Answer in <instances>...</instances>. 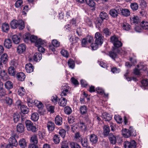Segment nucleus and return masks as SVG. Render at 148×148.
Returning a JSON list of instances; mask_svg holds the SVG:
<instances>
[{
  "instance_id": "nucleus-1",
  "label": "nucleus",
  "mask_w": 148,
  "mask_h": 148,
  "mask_svg": "<svg viewBox=\"0 0 148 148\" xmlns=\"http://www.w3.org/2000/svg\"><path fill=\"white\" fill-rule=\"evenodd\" d=\"M10 25L11 28L14 29L18 28L20 30H22L25 27L24 23L21 20L17 21L13 19L11 21Z\"/></svg>"
},
{
  "instance_id": "nucleus-2",
  "label": "nucleus",
  "mask_w": 148,
  "mask_h": 148,
  "mask_svg": "<svg viewBox=\"0 0 148 148\" xmlns=\"http://www.w3.org/2000/svg\"><path fill=\"white\" fill-rule=\"evenodd\" d=\"M61 96H65L68 94L71 93V88L67 84H64L61 86Z\"/></svg>"
},
{
  "instance_id": "nucleus-3",
  "label": "nucleus",
  "mask_w": 148,
  "mask_h": 148,
  "mask_svg": "<svg viewBox=\"0 0 148 148\" xmlns=\"http://www.w3.org/2000/svg\"><path fill=\"white\" fill-rule=\"evenodd\" d=\"M25 124L28 130L32 131L33 132H35L37 130V129L31 121L27 120L25 121Z\"/></svg>"
},
{
  "instance_id": "nucleus-4",
  "label": "nucleus",
  "mask_w": 148,
  "mask_h": 148,
  "mask_svg": "<svg viewBox=\"0 0 148 148\" xmlns=\"http://www.w3.org/2000/svg\"><path fill=\"white\" fill-rule=\"evenodd\" d=\"M95 42L101 46L103 42L104 37L99 32H96L95 34Z\"/></svg>"
},
{
  "instance_id": "nucleus-5",
  "label": "nucleus",
  "mask_w": 148,
  "mask_h": 148,
  "mask_svg": "<svg viewBox=\"0 0 148 148\" xmlns=\"http://www.w3.org/2000/svg\"><path fill=\"white\" fill-rule=\"evenodd\" d=\"M119 52V50L116 48L114 49L113 50L109 52V56L113 60H115L117 58L118 52Z\"/></svg>"
},
{
  "instance_id": "nucleus-6",
  "label": "nucleus",
  "mask_w": 148,
  "mask_h": 148,
  "mask_svg": "<svg viewBox=\"0 0 148 148\" xmlns=\"http://www.w3.org/2000/svg\"><path fill=\"white\" fill-rule=\"evenodd\" d=\"M119 12V9H116L113 8L110 10L109 14L113 18H115L117 17Z\"/></svg>"
},
{
  "instance_id": "nucleus-7",
  "label": "nucleus",
  "mask_w": 148,
  "mask_h": 148,
  "mask_svg": "<svg viewBox=\"0 0 148 148\" xmlns=\"http://www.w3.org/2000/svg\"><path fill=\"white\" fill-rule=\"evenodd\" d=\"M103 21L99 18H97L95 19L94 22L95 24V25L97 28L99 29L102 27Z\"/></svg>"
},
{
  "instance_id": "nucleus-8",
  "label": "nucleus",
  "mask_w": 148,
  "mask_h": 148,
  "mask_svg": "<svg viewBox=\"0 0 148 148\" xmlns=\"http://www.w3.org/2000/svg\"><path fill=\"white\" fill-rule=\"evenodd\" d=\"M102 119L106 121H109L112 118V115L106 112H103L101 116Z\"/></svg>"
},
{
  "instance_id": "nucleus-9",
  "label": "nucleus",
  "mask_w": 148,
  "mask_h": 148,
  "mask_svg": "<svg viewBox=\"0 0 148 148\" xmlns=\"http://www.w3.org/2000/svg\"><path fill=\"white\" fill-rule=\"evenodd\" d=\"M26 49V45L24 44H22L19 45L17 47V51L19 54L23 53Z\"/></svg>"
},
{
  "instance_id": "nucleus-10",
  "label": "nucleus",
  "mask_w": 148,
  "mask_h": 148,
  "mask_svg": "<svg viewBox=\"0 0 148 148\" xmlns=\"http://www.w3.org/2000/svg\"><path fill=\"white\" fill-rule=\"evenodd\" d=\"M125 66L127 69L126 73L124 75V76L128 81H129L130 77H129V74L130 70L129 69V67H130V62H126L125 63Z\"/></svg>"
},
{
  "instance_id": "nucleus-11",
  "label": "nucleus",
  "mask_w": 148,
  "mask_h": 148,
  "mask_svg": "<svg viewBox=\"0 0 148 148\" xmlns=\"http://www.w3.org/2000/svg\"><path fill=\"white\" fill-rule=\"evenodd\" d=\"M89 139L90 142L93 144L96 143L98 140V138L95 134H91L89 136Z\"/></svg>"
},
{
  "instance_id": "nucleus-12",
  "label": "nucleus",
  "mask_w": 148,
  "mask_h": 148,
  "mask_svg": "<svg viewBox=\"0 0 148 148\" xmlns=\"http://www.w3.org/2000/svg\"><path fill=\"white\" fill-rule=\"evenodd\" d=\"M47 127L49 131H53L55 128V125L54 123L51 121L47 122Z\"/></svg>"
},
{
  "instance_id": "nucleus-13",
  "label": "nucleus",
  "mask_w": 148,
  "mask_h": 148,
  "mask_svg": "<svg viewBox=\"0 0 148 148\" xmlns=\"http://www.w3.org/2000/svg\"><path fill=\"white\" fill-rule=\"evenodd\" d=\"M18 106H21L20 109L22 113L24 114H26L29 112V110L27 106L25 105H21V103H20L18 104Z\"/></svg>"
},
{
  "instance_id": "nucleus-14",
  "label": "nucleus",
  "mask_w": 148,
  "mask_h": 148,
  "mask_svg": "<svg viewBox=\"0 0 148 148\" xmlns=\"http://www.w3.org/2000/svg\"><path fill=\"white\" fill-rule=\"evenodd\" d=\"M109 139L110 143L112 144H115L116 143L117 139L116 137L112 134L110 133L108 136Z\"/></svg>"
},
{
  "instance_id": "nucleus-15",
  "label": "nucleus",
  "mask_w": 148,
  "mask_h": 148,
  "mask_svg": "<svg viewBox=\"0 0 148 148\" xmlns=\"http://www.w3.org/2000/svg\"><path fill=\"white\" fill-rule=\"evenodd\" d=\"M25 68L27 72L29 73L33 72L34 70V66L31 64L30 63L26 65Z\"/></svg>"
},
{
  "instance_id": "nucleus-16",
  "label": "nucleus",
  "mask_w": 148,
  "mask_h": 148,
  "mask_svg": "<svg viewBox=\"0 0 148 148\" xmlns=\"http://www.w3.org/2000/svg\"><path fill=\"white\" fill-rule=\"evenodd\" d=\"M4 44L5 47L8 49L10 48L12 46L11 40L9 38L5 39Z\"/></svg>"
},
{
  "instance_id": "nucleus-17",
  "label": "nucleus",
  "mask_w": 148,
  "mask_h": 148,
  "mask_svg": "<svg viewBox=\"0 0 148 148\" xmlns=\"http://www.w3.org/2000/svg\"><path fill=\"white\" fill-rule=\"evenodd\" d=\"M67 100L65 98L63 97H62L59 99L58 104L60 106L64 107L66 104Z\"/></svg>"
},
{
  "instance_id": "nucleus-18",
  "label": "nucleus",
  "mask_w": 148,
  "mask_h": 148,
  "mask_svg": "<svg viewBox=\"0 0 148 148\" xmlns=\"http://www.w3.org/2000/svg\"><path fill=\"white\" fill-rule=\"evenodd\" d=\"M42 54L40 53H36L33 56L34 60L36 62L40 61L42 59Z\"/></svg>"
},
{
  "instance_id": "nucleus-19",
  "label": "nucleus",
  "mask_w": 148,
  "mask_h": 148,
  "mask_svg": "<svg viewBox=\"0 0 148 148\" xmlns=\"http://www.w3.org/2000/svg\"><path fill=\"white\" fill-rule=\"evenodd\" d=\"M12 38L13 42L15 44H18L20 41L21 38L20 36L14 35L12 36Z\"/></svg>"
},
{
  "instance_id": "nucleus-20",
  "label": "nucleus",
  "mask_w": 148,
  "mask_h": 148,
  "mask_svg": "<svg viewBox=\"0 0 148 148\" xmlns=\"http://www.w3.org/2000/svg\"><path fill=\"white\" fill-rule=\"evenodd\" d=\"M110 132V128L108 125H105L103 127V134L104 136H107Z\"/></svg>"
},
{
  "instance_id": "nucleus-21",
  "label": "nucleus",
  "mask_w": 148,
  "mask_h": 148,
  "mask_svg": "<svg viewBox=\"0 0 148 148\" xmlns=\"http://www.w3.org/2000/svg\"><path fill=\"white\" fill-rule=\"evenodd\" d=\"M99 16L100 18L103 21L104 20H107L109 18L108 14L104 11L101 12Z\"/></svg>"
},
{
  "instance_id": "nucleus-22",
  "label": "nucleus",
  "mask_w": 148,
  "mask_h": 148,
  "mask_svg": "<svg viewBox=\"0 0 148 148\" xmlns=\"http://www.w3.org/2000/svg\"><path fill=\"white\" fill-rule=\"evenodd\" d=\"M25 127L22 124L19 123L16 126V131L20 133H22L24 130Z\"/></svg>"
},
{
  "instance_id": "nucleus-23",
  "label": "nucleus",
  "mask_w": 148,
  "mask_h": 148,
  "mask_svg": "<svg viewBox=\"0 0 148 148\" xmlns=\"http://www.w3.org/2000/svg\"><path fill=\"white\" fill-rule=\"evenodd\" d=\"M9 143L14 146H16L18 145V142L16 139L12 137H11L9 139Z\"/></svg>"
},
{
  "instance_id": "nucleus-24",
  "label": "nucleus",
  "mask_w": 148,
  "mask_h": 148,
  "mask_svg": "<svg viewBox=\"0 0 148 148\" xmlns=\"http://www.w3.org/2000/svg\"><path fill=\"white\" fill-rule=\"evenodd\" d=\"M46 43L45 40H42L41 39L39 38L35 42V45L36 47H38L41 45L46 46Z\"/></svg>"
},
{
  "instance_id": "nucleus-25",
  "label": "nucleus",
  "mask_w": 148,
  "mask_h": 148,
  "mask_svg": "<svg viewBox=\"0 0 148 148\" xmlns=\"http://www.w3.org/2000/svg\"><path fill=\"white\" fill-rule=\"evenodd\" d=\"M122 134L124 137L128 138L130 136V130L126 128L123 129L122 130Z\"/></svg>"
},
{
  "instance_id": "nucleus-26",
  "label": "nucleus",
  "mask_w": 148,
  "mask_h": 148,
  "mask_svg": "<svg viewBox=\"0 0 148 148\" xmlns=\"http://www.w3.org/2000/svg\"><path fill=\"white\" fill-rule=\"evenodd\" d=\"M16 77L18 80L21 81L24 80L25 78V75L23 72L18 73L16 74Z\"/></svg>"
},
{
  "instance_id": "nucleus-27",
  "label": "nucleus",
  "mask_w": 148,
  "mask_h": 148,
  "mask_svg": "<svg viewBox=\"0 0 148 148\" xmlns=\"http://www.w3.org/2000/svg\"><path fill=\"white\" fill-rule=\"evenodd\" d=\"M9 25L8 23H3L2 25V29L3 32L7 33L9 30Z\"/></svg>"
},
{
  "instance_id": "nucleus-28",
  "label": "nucleus",
  "mask_w": 148,
  "mask_h": 148,
  "mask_svg": "<svg viewBox=\"0 0 148 148\" xmlns=\"http://www.w3.org/2000/svg\"><path fill=\"white\" fill-rule=\"evenodd\" d=\"M119 10L121 11V14L124 16H127L130 15V11L128 9L120 8Z\"/></svg>"
},
{
  "instance_id": "nucleus-29",
  "label": "nucleus",
  "mask_w": 148,
  "mask_h": 148,
  "mask_svg": "<svg viewBox=\"0 0 148 148\" xmlns=\"http://www.w3.org/2000/svg\"><path fill=\"white\" fill-rule=\"evenodd\" d=\"M8 57L7 54L5 53H3L1 58V61L3 62V64H5L8 61Z\"/></svg>"
},
{
  "instance_id": "nucleus-30",
  "label": "nucleus",
  "mask_w": 148,
  "mask_h": 148,
  "mask_svg": "<svg viewBox=\"0 0 148 148\" xmlns=\"http://www.w3.org/2000/svg\"><path fill=\"white\" fill-rule=\"evenodd\" d=\"M55 123L58 125H61L62 123V118L59 116H57L55 118Z\"/></svg>"
},
{
  "instance_id": "nucleus-31",
  "label": "nucleus",
  "mask_w": 148,
  "mask_h": 148,
  "mask_svg": "<svg viewBox=\"0 0 148 148\" xmlns=\"http://www.w3.org/2000/svg\"><path fill=\"white\" fill-rule=\"evenodd\" d=\"M18 144L22 148H25L27 146V142L24 138H22L19 141Z\"/></svg>"
},
{
  "instance_id": "nucleus-32",
  "label": "nucleus",
  "mask_w": 148,
  "mask_h": 148,
  "mask_svg": "<svg viewBox=\"0 0 148 148\" xmlns=\"http://www.w3.org/2000/svg\"><path fill=\"white\" fill-rule=\"evenodd\" d=\"M4 86L6 89L8 90H10L13 88V84L11 81H8L5 82L4 84Z\"/></svg>"
},
{
  "instance_id": "nucleus-33",
  "label": "nucleus",
  "mask_w": 148,
  "mask_h": 148,
  "mask_svg": "<svg viewBox=\"0 0 148 148\" xmlns=\"http://www.w3.org/2000/svg\"><path fill=\"white\" fill-rule=\"evenodd\" d=\"M39 118V115L37 112H34L32 114L31 119L33 121H37Z\"/></svg>"
},
{
  "instance_id": "nucleus-34",
  "label": "nucleus",
  "mask_w": 148,
  "mask_h": 148,
  "mask_svg": "<svg viewBox=\"0 0 148 148\" xmlns=\"http://www.w3.org/2000/svg\"><path fill=\"white\" fill-rule=\"evenodd\" d=\"M79 142H81V144L83 147H87L88 146V143L86 138H82Z\"/></svg>"
},
{
  "instance_id": "nucleus-35",
  "label": "nucleus",
  "mask_w": 148,
  "mask_h": 148,
  "mask_svg": "<svg viewBox=\"0 0 148 148\" xmlns=\"http://www.w3.org/2000/svg\"><path fill=\"white\" fill-rule=\"evenodd\" d=\"M8 72L10 75L14 76L16 74V71L14 67L11 66L8 69Z\"/></svg>"
},
{
  "instance_id": "nucleus-36",
  "label": "nucleus",
  "mask_w": 148,
  "mask_h": 148,
  "mask_svg": "<svg viewBox=\"0 0 148 148\" xmlns=\"http://www.w3.org/2000/svg\"><path fill=\"white\" fill-rule=\"evenodd\" d=\"M90 7L94 8L95 6V3L92 0H85V2Z\"/></svg>"
},
{
  "instance_id": "nucleus-37",
  "label": "nucleus",
  "mask_w": 148,
  "mask_h": 148,
  "mask_svg": "<svg viewBox=\"0 0 148 148\" xmlns=\"http://www.w3.org/2000/svg\"><path fill=\"white\" fill-rule=\"evenodd\" d=\"M68 65L70 68L73 69L75 66L74 61L72 59H70L68 62Z\"/></svg>"
},
{
  "instance_id": "nucleus-38",
  "label": "nucleus",
  "mask_w": 148,
  "mask_h": 148,
  "mask_svg": "<svg viewBox=\"0 0 148 148\" xmlns=\"http://www.w3.org/2000/svg\"><path fill=\"white\" fill-rule=\"evenodd\" d=\"M60 140V136L56 134L53 136V141L56 144H58Z\"/></svg>"
},
{
  "instance_id": "nucleus-39",
  "label": "nucleus",
  "mask_w": 148,
  "mask_h": 148,
  "mask_svg": "<svg viewBox=\"0 0 148 148\" xmlns=\"http://www.w3.org/2000/svg\"><path fill=\"white\" fill-rule=\"evenodd\" d=\"M80 113L82 115H84L86 114L87 112V107L85 105H83L81 106L80 108Z\"/></svg>"
},
{
  "instance_id": "nucleus-40",
  "label": "nucleus",
  "mask_w": 148,
  "mask_h": 148,
  "mask_svg": "<svg viewBox=\"0 0 148 148\" xmlns=\"http://www.w3.org/2000/svg\"><path fill=\"white\" fill-rule=\"evenodd\" d=\"M34 102L35 106L39 109H42L44 106L43 104L40 101L35 100Z\"/></svg>"
},
{
  "instance_id": "nucleus-41",
  "label": "nucleus",
  "mask_w": 148,
  "mask_h": 148,
  "mask_svg": "<svg viewBox=\"0 0 148 148\" xmlns=\"http://www.w3.org/2000/svg\"><path fill=\"white\" fill-rule=\"evenodd\" d=\"M30 141L31 143L36 145L38 143V138L37 136L34 135L31 137Z\"/></svg>"
},
{
  "instance_id": "nucleus-42",
  "label": "nucleus",
  "mask_w": 148,
  "mask_h": 148,
  "mask_svg": "<svg viewBox=\"0 0 148 148\" xmlns=\"http://www.w3.org/2000/svg\"><path fill=\"white\" fill-rule=\"evenodd\" d=\"M140 26L143 29H148V22L146 21H143L140 24Z\"/></svg>"
},
{
  "instance_id": "nucleus-43",
  "label": "nucleus",
  "mask_w": 148,
  "mask_h": 148,
  "mask_svg": "<svg viewBox=\"0 0 148 148\" xmlns=\"http://www.w3.org/2000/svg\"><path fill=\"white\" fill-rule=\"evenodd\" d=\"M69 145L71 148H81V146L76 143L71 142Z\"/></svg>"
},
{
  "instance_id": "nucleus-44",
  "label": "nucleus",
  "mask_w": 148,
  "mask_h": 148,
  "mask_svg": "<svg viewBox=\"0 0 148 148\" xmlns=\"http://www.w3.org/2000/svg\"><path fill=\"white\" fill-rule=\"evenodd\" d=\"M122 27L123 30L128 31L130 30V25L127 23H124L122 25Z\"/></svg>"
},
{
  "instance_id": "nucleus-45",
  "label": "nucleus",
  "mask_w": 148,
  "mask_h": 148,
  "mask_svg": "<svg viewBox=\"0 0 148 148\" xmlns=\"http://www.w3.org/2000/svg\"><path fill=\"white\" fill-rule=\"evenodd\" d=\"M130 6L133 11L137 10L138 8V4L136 3H131Z\"/></svg>"
},
{
  "instance_id": "nucleus-46",
  "label": "nucleus",
  "mask_w": 148,
  "mask_h": 148,
  "mask_svg": "<svg viewBox=\"0 0 148 148\" xmlns=\"http://www.w3.org/2000/svg\"><path fill=\"white\" fill-rule=\"evenodd\" d=\"M79 39L77 37H75V38L71 37L69 39L70 42H71V44L73 45L77 42Z\"/></svg>"
},
{
  "instance_id": "nucleus-47",
  "label": "nucleus",
  "mask_w": 148,
  "mask_h": 148,
  "mask_svg": "<svg viewBox=\"0 0 148 148\" xmlns=\"http://www.w3.org/2000/svg\"><path fill=\"white\" fill-rule=\"evenodd\" d=\"M100 46V45L97 42H95L92 43L90 45L92 50H95L97 49L99 47V46Z\"/></svg>"
},
{
  "instance_id": "nucleus-48",
  "label": "nucleus",
  "mask_w": 148,
  "mask_h": 148,
  "mask_svg": "<svg viewBox=\"0 0 148 148\" xmlns=\"http://www.w3.org/2000/svg\"><path fill=\"white\" fill-rule=\"evenodd\" d=\"M114 118L117 123H121L122 122V119L121 116L119 115H116L114 116Z\"/></svg>"
},
{
  "instance_id": "nucleus-49",
  "label": "nucleus",
  "mask_w": 148,
  "mask_h": 148,
  "mask_svg": "<svg viewBox=\"0 0 148 148\" xmlns=\"http://www.w3.org/2000/svg\"><path fill=\"white\" fill-rule=\"evenodd\" d=\"M131 20V22H132V23L135 24H138L140 22V20L139 18L137 16H134L133 17L132 19H130Z\"/></svg>"
},
{
  "instance_id": "nucleus-50",
  "label": "nucleus",
  "mask_w": 148,
  "mask_h": 148,
  "mask_svg": "<svg viewBox=\"0 0 148 148\" xmlns=\"http://www.w3.org/2000/svg\"><path fill=\"white\" fill-rule=\"evenodd\" d=\"M61 148H69L68 143L66 141H64L60 143Z\"/></svg>"
},
{
  "instance_id": "nucleus-51",
  "label": "nucleus",
  "mask_w": 148,
  "mask_h": 148,
  "mask_svg": "<svg viewBox=\"0 0 148 148\" xmlns=\"http://www.w3.org/2000/svg\"><path fill=\"white\" fill-rule=\"evenodd\" d=\"M114 45L115 47V48L117 49L118 48L121 47L122 46V43L121 41L118 40L114 44Z\"/></svg>"
},
{
  "instance_id": "nucleus-52",
  "label": "nucleus",
  "mask_w": 148,
  "mask_h": 148,
  "mask_svg": "<svg viewBox=\"0 0 148 148\" xmlns=\"http://www.w3.org/2000/svg\"><path fill=\"white\" fill-rule=\"evenodd\" d=\"M60 53L62 56L66 58H67L69 56V53L66 50L62 49Z\"/></svg>"
},
{
  "instance_id": "nucleus-53",
  "label": "nucleus",
  "mask_w": 148,
  "mask_h": 148,
  "mask_svg": "<svg viewBox=\"0 0 148 148\" xmlns=\"http://www.w3.org/2000/svg\"><path fill=\"white\" fill-rule=\"evenodd\" d=\"M20 116L17 113H14L13 114V120L14 122L17 123L19 120Z\"/></svg>"
},
{
  "instance_id": "nucleus-54",
  "label": "nucleus",
  "mask_w": 148,
  "mask_h": 148,
  "mask_svg": "<svg viewBox=\"0 0 148 148\" xmlns=\"http://www.w3.org/2000/svg\"><path fill=\"white\" fill-rule=\"evenodd\" d=\"M6 104L8 105H11L12 103V99L9 97H6L5 99Z\"/></svg>"
},
{
  "instance_id": "nucleus-55",
  "label": "nucleus",
  "mask_w": 148,
  "mask_h": 148,
  "mask_svg": "<svg viewBox=\"0 0 148 148\" xmlns=\"http://www.w3.org/2000/svg\"><path fill=\"white\" fill-rule=\"evenodd\" d=\"M72 111L71 108L69 106H66L64 108V112L65 113L67 114H71Z\"/></svg>"
},
{
  "instance_id": "nucleus-56",
  "label": "nucleus",
  "mask_w": 148,
  "mask_h": 148,
  "mask_svg": "<svg viewBox=\"0 0 148 148\" xmlns=\"http://www.w3.org/2000/svg\"><path fill=\"white\" fill-rule=\"evenodd\" d=\"M75 117L72 114L68 118V122L69 123H73L75 122Z\"/></svg>"
},
{
  "instance_id": "nucleus-57",
  "label": "nucleus",
  "mask_w": 148,
  "mask_h": 148,
  "mask_svg": "<svg viewBox=\"0 0 148 148\" xmlns=\"http://www.w3.org/2000/svg\"><path fill=\"white\" fill-rule=\"evenodd\" d=\"M59 134L63 138L65 137L66 131L64 129H62L60 130L59 132Z\"/></svg>"
},
{
  "instance_id": "nucleus-58",
  "label": "nucleus",
  "mask_w": 148,
  "mask_h": 148,
  "mask_svg": "<svg viewBox=\"0 0 148 148\" xmlns=\"http://www.w3.org/2000/svg\"><path fill=\"white\" fill-rule=\"evenodd\" d=\"M52 44L56 47H59L60 45V43L57 40L54 39L52 41Z\"/></svg>"
},
{
  "instance_id": "nucleus-59",
  "label": "nucleus",
  "mask_w": 148,
  "mask_h": 148,
  "mask_svg": "<svg viewBox=\"0 0 148 148\" xmlns=\"http://www.w3.org/2000/svg\"><path fill=\"white\" fill-rule=\"evenodd\" d=\"M136 134V131L132 127H130V136H135Z\"/></svg>"
},
{
  "instance_id": "nucleus-60",
  "label": "nucleus",
  "mask_w": 148,
  "mask_h": 148,
  "mask_svg": "<svg viewBox=\"0 0 148 148\" xmlns=\"http://www.w3.org/2000/svg\"><path fill=\"white\" fill-rule=\"evenodd\" d=\"M10 64L11 66L16 67L18 65V63L16 60L13 59L11 61L10 63Z\"/></svg>"
},
{
  "instance_id": "nucleus-61",
  "label": "nucleus",
  "mask_w": 148,
  "mask_h": 148,
  "mask_svg": "<svg viewBox=\"0 0 148 148\" xmlns=\"http://www.w3.org/2000/svg\"><path fill=\"white\" fill-rule=\"evenodd\" d=\"M103 33L105 34L106 36H109L111 35V33L109 29L107 28H105L103 30Z\"/></svg>"
},
{
  "instance_id": "nucleus-62",
  "label": "nucleus",
  "mask_w": 148,
  "mask_h": 148,
  "mask_svg": "<svg viewBox=\"0 0 148 148\" xmlns=\"http://www.w3.org/2000/svg\"><path fill=\"white\" fill-rule=\"evenodd\" d=\"M59 99L58 98L56 95L53 96L51 97V101L55 104H57Z\"/></svg>"
},
{
  "instance_id": "nucleus-63",
  "label": "nucleus",
  "mask_w": 148,
  "mask_h": 148,
  "mask_svg": "<svg viewBox=\"0 0 148 148\" xmlns=\"http://www.w3.org/2000/svg\"><path fill=\"white\" fill-rule=\"evenodd\" d=\"M23 2L22 0H18L16 1L15 4V6L16 8H19L21 6Z\"/></svg>"
},
{
  "instance_id": "nucleus-64",
  "label": "nucleus",
  "mask_w": 148,
  "mask_h": 148,
  "mask_svg": "<svg viewBox=\"0 0 148 148\" xmlns=\"http://www.w3.org/2000/svg\"><path fill=\"white\" fill-rule=\"evenodd\" d=\"M136 143L134 140H131L130 141V148H136Z\"/></svg>"
}]
</instances>
